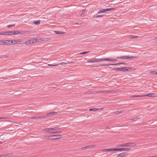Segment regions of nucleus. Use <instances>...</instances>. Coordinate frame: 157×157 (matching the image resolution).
Listing matches in <instances>:
<instances>
[{"label":"nucleus","instance_id":"nucleus-14","mask_svg":"<svg viewBox=\"0 0 157 157\" xmlns=\"http://www.w3.org/2000/svg\"><path fill=\"white\" fill-rule=\"evenodd\" d=\"M93 146H94V145L85 146V147H82L81 148V149L83 150H85L88 148H90L91 147H92Z\"/></svg>","mask_w":157,"mask_h":157},{"label":"nucleus","instance_id":"nucleus-29","mask_svg":"<svg viewBox=\"0 0 157 157\" xmlns=\"http://www.w3.org/2000/svg\"><path fill=\"white\" fill-rule=\"evenodd\" d=\"M114 9V8L105 9V12H106V11H110V10H112Z\"/></svg>","mask_w":157,"mask_h":157},{"label":"nucleus","instance_id":"nucleus-2","mask_svg":"<svg viewBox=\"0 0 157 157\" xmlns=\"http://www.w3.org/2000/svg\"><path fill=\"white\" fill-rule=\"evenodd\" d=\"M131 68L130 67H116L113 69V70L118 71H122L123 72L125 71H129L131 70Z\"/></svg>","mask_w":157,"mask_h":157},{"label":"nucleus","instance_id":"nucleus-25","mask_svg":"<svg viewBox=\"0 0 157 157\" xmlns=\"http://www.w3.org/2000/svg\"><path fill=\"white\" fill-rule=\"evenodd\" d=\"M14 41L15 42V43H14V44H16V43H19L21 41L19 40H14Z\"/></svg>","mask_w":157,"mask_h":157},{"label":"nucleus","instance_id":"nucleus-19","mask_svg":"<svg viewBox=\"0 0 157 157\" xmlns=\"http://www.w3.org/2000/svg\"><path fill=\"white\" fill-rule=\"evenodd\" d=\"M116 148H109V149H106V150H107V151H108V152H109L110 151H116Z\"/></svg>","mask_w":157,"mask_h":157},{"label":"nucleus","instance_id":"nucleus-48","mask_svg":"<svg viewBox=\"0 0 157 157\" xmlns=\"http://www.w3.org/2000/svg\"><path fill=\"white\" fill-rule=\"evenodd\" d=\"M102 151L103 152H106L107 151V150H106V149H103L102 150Z\"/></svg>","mask_w":157,"mask_h":157},{"label":"nucleus","instance_id":"nucleus-45","mask_svg":"<svg viewBox=\"0 0 157 157\" xmlns=\"http://www.w3.org/2000/svg\"><path fill=\"white\" fill-rule=\"evenodd\" d=\"M49 130L50 131H54V129H53V128H49Z\"/></svg>","mask_w":157,"mask_h":157},{"label":"nucleus","instance_id":"nucleus-4","mask_svg":"<svg viewBox=\"0 0 157 157\" xmlns=\"http://www.w3.org/2000/svg\"><path fill=\"white\" fill-rule=\"evenodd\" d=\"M62 136L61 135H56L52 136V138H50L51 140H55L56 139H60L62 138Z\"/></svg>","mask_w":157,"mask_h":157},{"label":"nucleus","instance_id":"nucleus-44","mask_svg":"<svg viewBox=\"0 0 157 157\" xmlns=\"http://www.w3.org/2000/svg\"><path fill=\"white\" fill-rule=\"evenodd\" d=\"M106 92H107V93H111L113 91L112 90H108L107 91H105Z\"/></svg>","mask_w":157,"mask_h":157},{"label":"nucleus","instance_id":"nucleus-42","mask_svg":"<svg viewBox=\"0 0 157 157\" xmlns=\"http://www.w3.org/2000/svg\"><path fill=\"white\" fill-rule=\"evenodd\" d=\"M68 63H64V62H62L61 63H59V65H60V64H63V65H66V64H67Z\"/></svg>","mask_w":157,"mask_h":157},{"label":"nucleus","instance_id":"nucleus-31","mask_svg":"<svg viewBox=\"0 0 157 157\" xmlns=\"http://www.w3.org/2000/svg\"><path fill=\"white\" fill-rule=\"evenodd\" d=\"M36 25H38L40 23V21H37L33 22Z\"/></svg>","mask_w":157,"mask_h":157},{"label":"nucleus","instance_id":"nucleus-33","mask_svg":"<svg viewBox=\"0 0 157 157\" xmlns=\"http://www.w3.org/2000/svg\"><path fill=\"white\" fill-rule=\"evenodd\" d=\"M13 40H10V45H12L13 44H14V43H15V42H14V41Z\"/></svg>","mask_w":157,"mask_h":157},{"label":"nucleus","instance_id":"nucleus-39","mask_svg":"<svg viewBox=\"0 0 157 157\" xmlns=\"http://www.w3.org/2000/svg\"><path fill=\"white\" fill-rule=\"evenodd\" d=\"M150 73L152 74L155 75L156 71H150Z\"/></svg>","mask_w":157,"mask_h":157},{"label":"nucleus","instance_id":"nucleus-24","mask_svg":"<svg viewBox=\"0 0 157 157\" xmlns=\"http://www.w3.org/2000/svg\"><path fill=\"white\" fill-rule=\"evenodd\" d=\"M144 97V96H143V95H133L131 96V97L132 98H135V97Z\"/></svg>","mask_w":157,"mask_h":157},{"label":"nucleus","instance_id":"nucleus-46","mask_svg":"<svg viewBox=\"0 0 157 157\" xmlns=\"http://www.w3.org/2000/svg\"><path fill=\"white\" fill-rule=\"evenodd\" d=\"M0 119H7V117H0Z\"/></svg>","mask_w":157,"mask_h":157},{"label":"nucleus","instance_id":"nucleus-34","mask_svg":"<svg viewBox=\"0 0 157 157\" xmlns=\"http://www.w3.org/2000/svg\"><path fill=\"white\" fill-rule=\"evenodd\" d=\"M43 131L44 132H48L50 131L49 128L43 129Z\"/></svg>","mask_w":157,"mask_h":157},{"label":"nucleus","instance_id":"nucleus-43","mask_svg":"<svg viewBox=\"0 0 157 157\" xmlns=\"http://www.w3.org/2000/svg\"><path fill=\"white\" fill-rule=\"evenodd\" d=\"M53 128V129H54V131L60 129V128H58V127H54V128Z\"/></svg>","mask_w":157,"mask_h":157},{"label":"nucleus","instance_id":"nucleus-3","mask_svg":"<svg viewBox=\"0 0 157 157\" xmlns=\"http://www.w3.org/2000/svg\"><path fill=\"white\" fill-rule=\"evenodd\" d=\"M136 145V144L134 143H127L126 144H124L117 145V147H121L125 146H134Z\"/></svg>","mask_w":157,"mask_h":157},{"label":"nucleus","instance_id":"nucleus-36","mask_svg":"<svg viewBox=\"0 0 157 157\" xmlns=\"http://www.w3.org/2000/svg\"><path fill=\"white\" fill-rule=\"evenodd\" d=\"M104 16V15H97L95 17H95V18H98V17H102L103 16Z\"/></svg>","mask_w":157,"mask_h":157},{"label":"nucleus","instance_id":"nucleus-10","mask_svg":"<svg viewBox=\"0 0 157 157\" xmlns=\"http://www.w3.org/2000/svg\"><path fill=\"white\" fill-rule=\"evenodd\" d=\"M144 96H148L150 97H156L155 94L154 93H150L147 94L145 95H143Z\"/></svg>","mask_w":157,"mask_h":157},{"label":"nucleus","instance_id":"nucleus-6","mask_svg":"<svg viewBox=\"0 0 157 157\" xmlns=\"http://www.w3.org/2000/svg\"><path fill=\"white\" fill-rule=\"evenodd\" d=\"M116 151H128L129 150V149L128 148H116Z\"/></svg>","mask_w":157,"mask_h":157},{"label":"nucleus","instance_id":"nucleus-47","mask_svg":"<svg viewBox=\"0 0 157 157\" xmlns=\"http://www.w3.org/2000/svg\"><path fill=\"white\" fill-rule=\"evenodd\" d=\"M81 16L82 17H83L85 16V15L83 13H82L81 14Z\"/></svg>","mask_w":157,"mask_h":157},{"label":"nucleus","instance_id":"nucleus-16","mask_svg":"<svg viewBox=\"0 0 157 157\" xmlns=\"http://www.w3.org/2000/svg\"><path fill=\"white\" fill-rule=\"evenodd\" d=\"M117 59H127L126 56H123L117 57Z\"/></svg>","mask_w":157,"mask_h":157},{"label":"nucleus","instance_id":"nucleus-22","mask_svg":"<svg viewBox=\"0 0 157 157\" xmlns=\"http://www.w3.org/2000/svg\"><path fill=\"white\" fill-rule=\"evenodd\" d=\"M105 9H101V10H99L98 12V13H105Z\"/></svg>","mask_w":157,"mask_h":157},{"label":"nucleus","instance_id":"nucleus-20","mask_svg":"<svg viewBox=\"0 0 157 157\" xmlns=\"http://www.w3.org/2000/svg\"><path fill=\"white\" fill-rule=\"evenodd\" d=\"M17 32H18L19 33H18V34H26L27 33V32L26 31H17Z\"/></svg>","mask_w":157,"mask_h":157},{"label":"nucleus","instance_id":"nucleus-37","mask_svg":"<svg viewBox=\"0 0 157 157\" xmlns=\"http://www.w3.org/2000/svg\"><path fill=\"white\" fill-rule=\"evenodd\" d=\"M6 32H0V35H6Z\"/></svg>","mask_w":157,"mask_h":157},{"label":"nucleus","instance_id":"nucleus-15","mask_svg":"<svg viewBox=\"0 0 157 157\" xmlns=\"http://www.w3.org/2000/svg\"><path fill=\"white\" fill-rule=\"evenodd\" d=\"M4 44L6 45H10V40H4Z\"/></svg>","mask_w":157,"mask_h":157},{"label":"nucleus","instance_id":"nucleus-1","mask_svg":"<svg viewBox=\"0 0 157 157\" xmlns=\"http://www.w3.org/2000/svg\"><path fill=\"white\" fill-rule=\"evenodd\" d=\"M104 59L101 58V59H92L88 60L87 62V63H98L99 62H101L104 61Z\"/></svg>","mask_w":157,"mask_h":157},{"label":"nucleus","instance_id":"nucleus-9","mask_svg":"<svg viewBox=\"0 0 157 157\" xmlns=\"http://www.w3.org/2000/svg\"><path fill=\"white\" fill-rule=\"evenodd\" d=\"M104 60L107 61H111V62H116L117 61V59H110L109 58H107L104 59Z\"/></svg>","mask_w":157,"mask_h":157},{"label":"nucleus","instance_id":"nucleus-5","mask_svg":"<svg viewBox=\"0 0 157 157\" xmlns=\"http://www.w3.org/2000/svg\"><path fill=\"white\" fill-rule=\"evenodd\" d=\"M17 31H10L6 32V35H16L18 34Z\"/></svg>","mask_w":157,"mask_h":157},{"label":"nucleus","instance_id":"nucleus-12","mask_svg":"<svg viewBox=\"0 0 157 157\" xmlns=\"http://www.w3.org/2000/svg\"><path fill=\"white\" fill-rule=\"evenodd\" d=\"M46 117V116L43 115L42 116H34L32 117L31 118L32 119H33L34 118H43V117Z\"/></svg>","mask_w":157,"mask_h":157},{"label":"nucleus","instance_id":"nucleus-8","mask_svg":"<svg viewBox=\"0 0 157 157\" xmlns=\"http://www.w3.org/2000/svg\"><path fill=\"white\" fill-rule=\"evenodd\" d=\"M34 40H27L25 42V44L28 45L32 44L33 43Z\"/></svg>","mask_w":157,"mask_h":157},{"label":"nucleus","instance_id":"nucleus-17","mask_svg":"<svg viewBox=\"0 0 157 157\" xmlns=\"http://www.w3.org/2000/svg\"><path fill=\"white\" fill-rule=\"evenodd\" d=\"M125 153H122L117 155V157H123L124 156Z\"/></svg>","mask_w":157,"mask_h":157},{"label":"nucleus","instance_id":"nucleus-27","mask_svg":"<svg viewBox=\"0 0 157 157\" xmlns=\"http://www.w3.org/2000/svg\"><path fill=\"white\" fill-rule=\"evenodd\" d=\"M130 38L131 39L132 38H138V36H136L134 35H131L130 36Z\"/></svg>","mask_w":157,"mask_h":157},{"label":"nucleus","instance_id":"nucleus-53","mask_svg":"<svg viewBox=\"0 0 157 157\" xmlns=\"http://www.w3.org/2000/svg\"><path fill=\"white\" fill-rule=\"evenodd\" d=\"M155 75H157V72H156V74Z\"/></svg>","mask_w":157,"mask_h":157},{"label":"nucleus","instance_id":"nucleus-18","mask_svg":"<svg viewBox=\"0 0 157 157\" xmlns=\"http://www.w3.org/2000/svg\"><path fill=\"white\" fill-rule=\"evenodd\" d=\"M137 57L136 56H126L127 59H129L133 58H136Z\"/></svg>","mask_w":157,"mask_h":157},{"label":"nucleus","instance_id":"nucleus-40","mask_svg":"<svg viewBox=\"0 0 157 157\" xmlns=\"http://www.w3.org/2000/svg\"><path fill=\"white\" fill-rule=\"evenodd\" d=\"M138 119L139 118H133V119H132L131 121H137V120H138Z\"/></svg>","mask_w":157,"mask_h":157},{"label":"nucleus","instance_id":"nucleus-52","mask_svg":"<svg viewBox=\"0 0 157 157\" xmlns=\"http://www.w3.org/2000/svg\"><path fill=\"white\" fill-rule=\"evenodd\" d=\"M152 157H157V155L154 156H152Z\"/></svg>","mask_w":157,"mask_h":157},{"label":"nucleus","instance_id":"nucleus-51","mask_svg":"<svg viewBox=\"0 0 157 157\" xmlns=\"http://www.w3.org/2000/svg\"><path fill=\"white\" fill-rule=\"evenodd\" d=\"M76 24V25H81V24H82V23H80V24Z\"/></svg>","mask_w":157,"mask_h":157},{"label":"nucleus","instance_id":"nucleus-50","mask_svg":"<svg viewBox=\"0 0 157 157\" xmlns=\"http://www.w3.org/2000/svg\"><path fill=\"white\" fill-rule=\"evenodd\" d=\"M155 39H157V36L156 37H155Z\"/></svg>","mask_w":157,"mask_h":157},{"label":"nucleus","instance_id":"nucleus-23","mask_svg":"<svg viewBox=\"0 0 157 157\" xmlns=\"http://www.w3.org/2000/svg\"><path fill=\"white\" fill-rule=\"evenodd\" d=\"M55 33L56 34H63L64 32L60 31H54Z\"/></svg>","mask_w":157,"mask_h":157},{"label":"nucleus","instance_id":"nucleus-35","mask_svg":"<svg viewBox=\"0 0 157 157\" xmlns=\"http://www.w3.org/2000/svg\"><path fill=\"white\" fill-rule=\"evenodd\" d=\"M8 57V56L6 55H4L3 56H2L1 57V58H0L3 59H4L5 58H6Z\"/></svg>","mask_w":157,"mask_h":157},{"label":"nucleus","instance_id":"nucleus-28","mask_svg":"<svg viewBox=\"0 0 157 157\" xmlns=\"http://www.w3.org/2000/svg\"><path fill=\"white\" fill-rule=\"evenodd\" d=\"M59 65L58 63H57V64H48V66H58Z\"/></svg>","mask_w":157,"mask_h":157},{"label":"nucleus","instance_id":"nucleus-21","mask_svg":"<svg viewBox=\"0 0 157 157\" xmlns=\"http://www.w3.org/2000/svg\"><path fill=\"white\" fill-rule=\"evenodd\" d=\"M124 112L123 110H119L116 111L114 113L116 114H118L120 113H122Z\"/></svg>","mask_w":157,"mask_h":157},{"label":"nucleus","instance_id":"nucleus-41","mask_svg":"<svg viewBox=\"0 0 157 157\" xmlns=\"http://www.w3.org/2000/svg\"><path fill=\"white\" fill-rule=\"evenodd\" d=\"M0 44H4V40H0Z\"/></svg>","mask_w":157,"mask_h":157},{"label":"nucleus","instance_id":"nucleus-11","mask_svg":"<svg viewBox=\"0 0 157 157\" xmlns=\"http://www.w3.org/2000/svg\"><path fill=\"white\" fill-rule=\"evenodd\" d=\"M57 113L56 112H52L47 114L45 116H49L55 115Z\"/></svg>","mask_w":157,"mask_h":157},{"label":"nucleus","instance_id":"nucleus-32","mask_svg":"<svg viewBox=\"0 0 157 157\" xmlns=\"http://www.w3.org/2000/svg\"><path fill=\"white\" fill-rule=\"evenodd\" d=\"M89 52V51L85 52H81L79 53V55H83L84 54H86L88 53Z\"/></svg>","mask_w":157,"mask_h":157},{"label":"nucleus","instance_id":"nucleus-38","mask_svg":"<svg viewBox=\"0 0 157 157\" xmlns=\"http://www.w3.org/2000/svg\"><path fill=\"white\" fill-rule=\"evenodd\" d=\"M15 25H8V26H7V27L9 28H10V27H14V26Z\"/></svg>","mask_w":157,"mask_h":157},{"label":"nucleus","instance_id":"nucleus-26","mask_svg":"<svg viewBox=\"0 0 157 157\" xmlns=\"http://www.w3.org/2000/svg\"><path fill=\"white\" fill-rule=\"evenodd\" d=\"M99 110V109H97V108H93V109L91 108L89 109V111H96L97 110Z\"/></svg>","mask_w":157,"mask_h":157},{"label":"nucleus","instance_id":"nucleus-30","mask_svg":"<svg viewBox=\"0 0 157 157\" xmlns=\"http://www.w3.org/2000/svg\"><path fill=\"white\" fill-rule=\"evenodd\" d=\"M52 138V136H46L44 137V139H50V138Z\"/></svg>","mask_w":157,"mask_h":157},{"label":"nucleus","instance_id":"nucleus-49","mask_svg":"<svg viewBox=\"0 0 157 157\" xmlns=\"http://www.w3.org/2000/svg\"><path fill=\"white\" fill-rule=\"evenodd\" d=\"M82 12L83 13H84V12H85V9L82 10Z\"/></svg>","mask_w":157,"mask_h":157},{"label":"nucleus","instance_id":"nucleus-13","mask_svg":"<svg viewBox=\"0 0 157 157\" xmlns=\"http://www.w3.org/2000/svg\"><path fill=\"white\" fill-rule=\"evenodd\" d=\"M62 131H53L51 132H49V133H51L52 134H55L56 133H62Z\"/></svg>","mask_w":157,"mask_h":157},{"label":"nucleus","instance_id":"nucleus-7","mask_svg":"<svg viewBox=\"0 0 157 157\" xmlns=\"http://www.w3.org/2000/svg\"><path fill=\"white\" fill-rule=\"evenodd\" d=\"M123 64V63H117L114 64H102V65H101V66H108L109 65L112 66V65H121V64Z\"/></svg>","mask_w":157,"mask_h":157}]
</instances>
